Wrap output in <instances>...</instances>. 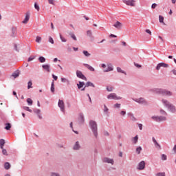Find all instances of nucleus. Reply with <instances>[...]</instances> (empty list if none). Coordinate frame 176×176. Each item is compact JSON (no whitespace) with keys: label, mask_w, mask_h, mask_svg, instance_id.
<instances>
[{"label":"nucleus","mask_w":176,"mask_h":176,"mask_svg":"<svg viewBox=\"0 0 176 176\" xmlns=\"http://www.w3.org/2000/svg\"><path fill=\"white\" fill-rule=\"evenodd\" d=\"M152 91L157 94H161L162 96H167V97H171L173 96V92L164 89L155 88L152 89Z\"/></svg>","instance_id":"1"},{"label":"nucleus","mask_w":176,"mask_h":176,"mask_svg":"<svg viewBox=\"0 0 176 176\" xmlns=\"http://www.w3.org/2000/svg\"><path fill=\"white\" fill-rule=\"evenodd\" d=\"M89 127L95 137V138H98V128L97 126V122L94 120L89 121Z\"/></svg>","instance_id":"2"},{"label":"nucleus","mask_w":176,"mask_h":176,"mask_svg":"<svg viewBox=\"0 0 176 176\" xmlns=\"http://www.w3.org/2000/svg\"><path fill=\"white\" fill-rule=\"evenodd\" d=\"M162 104H164V105L165 107H166V108H168V111H170V112H171V113H176L175 106L174 104L170 103V102H168V100H165V99H162Z\"/></svg>","instance_id":"3"},{"label":"nucleus","mask_w":176,"mask_h":176,"mask_svg":"<svg viewBox=\"0 0 176 176\" xmlns=\"http://www.w3.org/2000/svg\"><path fill=\"white\" fill-rule=\"evenodd\" d=\"M151 120H153V122L160 123L161 122H166L167 117L163 116H151Z\"/></svg>","instance_id":"4"},{"label":"nucleus","mask_w":176,"mask_h":176,"mask_svg":"<svg viewBox=\"0 0 176 176\" xmlns=\"http://www.w3.org/2000/svg\"><path fill=\"white\" fill-rule=\"evenodd\" d=\"M133 100L140 105H148V101L142 97L139 98H133Z\"/></svg>","instance_id":"5"},{"label":"nucleus","mask_w":176,"mask_h":176,"mask_svg":"<svg viewBox=\"0 0 176 176\" xmlns=\"http://www.w3.org/2000/svg\"><path fill=\"white\" fill-rule=\"evenodd\" d=\"M58 106L59 107L61 112L65 113V104L64 103V101L59 99L58 102Z\"/></svg>","instance_id":"6"},{"label":"nucleus","mask_w":176,"mask_h":176,"mask_svg":"<svg viewBox=\"0 0 176 176\" xmlns=\"http://www.w3.org/2000/svg\"><path fill=\"white\" fill-rule=\"evenodd\" d=\"M107 98L108 100H122V97L118 96L115 93L109 94Z\"/></svg>","instance_id":"7"},{"label":"nucleus","mask_w":176,"mask_h":176,"mask_svg":"<svg viewBox=\"0 0 176 176\" xmlns=\"http://www.w3.org/2000/svg\"><path fill=\"white\" fill-rule=\"evenodd\" d=\"M123 3L127 5V6H135V0H122Z\"/></svg>","instance_id":"8"},{"label":"nucleus","mask_w":176,"mask_h":176,"mask_svg":"<svg viewBox=\"0 0 176 176\" xmlns=\"http://www.w3.org/2000/svg\"><path fill=\"white\" fill-rule=\"evenodd\" d=\"M76 76H77V78H79L80 79H82V80H87V78H86V76H85V75H83L82 72H80L79 70L76 71Z\"/></svg>","instance_id":"9"},{"label":"nucleus","mask_w":176,"mask_h":176,"mask_svg":"<svg viewBox=\"0 0 176 176\" xmlns=\"http://www.w3.org/2000/svg\"><path fill=\"white\" fill-rule=\"evenodd\" d=\"M116 30H122L123 28V23H120L119 21H116V23L113 25Z\"/></svg>","instance_id":"10"},{"label":"nucleus","mask_w":176,"mask_h":176,"mask_svg":"<svg viewBox=\"0 0 176 176\" xmlns=\"http://www.w3.org/2000/svg\"><path fill=\"white\" fill-rule=\"evenodd\" d=\"M161 67H163L164 68H168L169 65H168V64H166L164 63H160L157 64V65L156 67L157 71H159Z\"/></svg>","instance_id":"11"},{"label":"nucleus","mask_w":176,"mask_h":176,"mask_svg":"<svg viewBox=\"0 0 176 176\" xmlns=\"http://www.w3.org/2000/svg\"><path fill=\"white\" fill-rule=\"evenodd\" d=\"M103 163H108L109 164H111L112 166H113V159H111V158H108V157H104L102 160Z\"/></svg>","instance_id":"12"},{"label":"nucleus","mask_w":176,"mask_h":176,"mask_svg":"<svg viewBox=\"0 0 176 176\" xmlns=\"http://www.w3.org/2000/svg\"><path fill=\"white\" fill-rule=\"evenodd\" d=\"M144 168H145V161H142L138 164L137 166V169L142 170H144Z\"/></svg>","instance_id":"13"},{"label":"nucleus","mask_w":176,"mask_h":176,"mask_svg":"<svg viewBox=\"0 0 176 176\" xmlns=\"http://www.w3.org/2000/svg\"><path fill=\"white\" fill-rule=\"evenodd\" d=\"M11 31V36H12V38L17 36V27H12Z\"/></svg>","instance_id":"14"},{"label":"nucleus","mask_w":176,"mask_h":176,"mask_svg":"<svg viewBox=\"0 0 176 176\" xmlns=\"http://www.w3.org/2000/svg\"><path fill=\"white\" fill-rule=\"evenodd\" d=\"M30 14L29 12L25 13V19L22 21L23 24H27L28 23V21H30Z\"/></svg>","instance_id":"15"},{"label":"nucleus","mask_w":176,"mask_h":176,"mask_svg":"<svg viewBox=\"0 0 176 176\" xmlns=\"http://www.w3.org/2000/svg\"><path fill=\"white\" fill-rule=\"evenodd\" d=\"M110 71H113V66L112 64H107V69H103V72H110Z\"/></svg>","instance_id":"16"},{"label":"nucleus","mask_w":176,"mask_h":176,"mask_svg":"<svg viewBox=\"0 0 176 176\" xmlns=\"http://www.w3.org/2000/svg\"><path fill=\"white\" fill-rule=\"evenodd\" d=\"M78 123L80 124H83V123H85V116H83V113L79 115Z\"/></svg>","instance_id":"17"},{"label":"nucleus","mask_w":176,"mask_h":176,"mask_svg":"<svg viewBox=\"0 0 176 176\" xmlns=\"http://www.w3.org/2000/svg\"><path fill=\"white\" fill-rule=\"evenodd\" d=\"M73 149L74 151H79V149H80V144L78 141L76 142L73 146Z\"/></svg>","instance_id":"18"},{"label":"nucleus","mask_w":176,"mask_h":176,"mask_svg":"<svg viewBox=\"0 0 176 176\" xmlns=\"http://www.w3.org/2000/svg\"><path fill=\"white\" fill-rule=\"evenodd\" d=\"M83 65H85V67L87 68V69H89V71H91V72H94V71H96V69H94V67L89 64L84 63Z\"/></svg>","instance_id":"19"},{"label":"nucleus","mask_w":176,"mask_h":176,"mask_svg":"<svg viewBox=\"0 0 176 176\" xmlns=\"http://www.w3.org/2000/svg\"><path fill=\"white\" fill-rule=\"evenodd\" d=\"M50 90H51V93H52V94H54L56 91V88L54 86V80L52 82Z\"/></svg>","instance_id":"20"},{"label":"nucleus","mask_w":176,"mask_h":176,"mask_svg":"<svg viewBox=\"0 0 176 176\" xmlns=\"http://www.w3.org/2000/svg\"><path fill=\"white\" fill-rule=\"evenodd\" d=\"M12 76L16 79V78H19L20 76V72L19 70L15 71L12 73Z\"/></svg>","instance_id":"21"},{"label":"nucleus","mask_w":176,"mask_h":176,"mask_svg":"<svg viewBox=\"0 0 176 176\" xmlns=\"http://www.w3.org/2000/svg\"><path fill=\"white\" fill-rule=\"evenodd\" d=\"M42 68L47 71V72H50V65H43Z\"/></svg>","instance_id":"22"},{"label":"nucleus","mask_w":176,"mask_h":176,"mask_svg":"<svg viewBox=\"0 0 176 176\" xmlns=\"http://www.w3.org/2000/svg\"><path fill=\"white\" fill-rule=\"evenodd\" d=\"M69 35L74 41H78V38H76V36H75V34L74 32H69Z\"/></svg>","instance_id":"23"},{"label":"nucleus","mask_w":176,"mask_h":176,"mask_svg":"<svg viewBox=\"0 0 176 176\" xmlns=\"http://www.w3.org/2000/svg\"><path fill=\"white\" fill-rule=\"evenodd\" d=\"M85 86V82L80 81L78 84H77L78 89H80Z\"/></svg>","instance_id":"24"},{"label":"nucleus","mask_w":176,"mask_h":176,"mask_svg":"<svg viewBox=\"0 0 176 176\" xmlns=\"http://www.w3.org/2000/svg\"><path fill=\"white\" fill-rule=\"evenodd\" d=\"M89 86H91V87H96V86L94 85V84H93L91 82L88 81L86 84H85V87H89Z\"/></svg>","instance_id":"25"},{"label":"nucleus","mask_w":176,"mask_h":176,"mask_svg":"<svg viewBox=\"0 0 176 176\" xmlns=\"http://www.w3.org/2000/svg\"><path fill=\"white\" fill-rule=\"evenodd\" d=\"M132 142L133 144H137V142H138V135H136V136L132 138Z\"/></svg>","instance_id":"26"},{"label":"nucleus","mask_w":176,"mask_h":176,"mask_svg":"<svg viewBox=\"0 0 176 176\" xmlns=\"http://www.w3.org/2000/svg\"><path fill=\"white\" fill-rule=\"evenodd\" d=\"M3 145H5V140L1 139L0 140V148L3 149Z\"/></svg>","instance_id":"27"},{"label":"nucleus","mask_w":176,"mask_h":176,"mask_svg":"<svg viewBox=\"0 0 176 176\" xmlns=\"http://www.w3.org/2000/svg\"><path fill=\"white\" fill-rule=\"evenodd\" d=\"M4 168L6 170H9L10 168V164L9 162H6L4 164Z\"/></svg>","instance_id":"28"},{"label":"nucleus","mask_w":176,"mask_h":176,"mask_svg":"<svg viewBox=\"0 0 176 176\" xmlns=\"http://www.w3.org/2000/svg\"><path fill=\"white\" fill-rule=\"evenodd\" d=\"M82 54H84V56H85V57H90V56H91V54L86 50L82 51Z\"/></svg>","instance_id":"29"},{"label":"nucleus","mask_w":176,"mask_h":176,"mask_svg":"<svg viewBox=\"0 0 176 176\" xmlns=\"http://www.w3.org/2000/svg\"><path fill=\"white\" fill-rule=\"evenodd\" d=\"M117 72L120 74H124V75H126V72L123 71L120 67H117Z\"/></svg>","instance_id":"30"},{"label":"nucleus","mask_w":176,"mask_h":176,"mask_svg":"<svg viewBox=\"0 0 176 176\" xmlns=\"http://www.w3.org/2000/svg\"><path fill=\"white\" fill-rule=\"evenodd\" d=\"M87 35L89 38H93V32H91V30H87Z\"/></svg>","instance_id":"31"},{"label":"nucleus","mask_w":176,"mask_h":176,"mask_svg":"<svg viewBox=\"0 0 176 176\" xmlns=\"http://www.w3.org/2000/svg\"><path fill=\"white\" fill-rule=\"evenodd\" d=\"M36 42L37 43H41V42H42V37L39 36H37L36 37Z\"/></svg>","instance_id":"32"},{"label":"nucleus","mask_w":176,"mask_h":176,"mask_svg":"<svg viewBox=\"0 0 176 176\" xmlns=\"http://www.w3.org/2000/svg\"><path fill=\"white\" fill-rule=\"evenodd\" d=\"M38 61H40V63H45L46 58H45L43 56H40L38 58Z\"/></svg>","instance_id":"33"},{"label":"nucleus","mask_w":176,"mask_h":176,"mask_svg":"<svg viewBox=\"0 0 176 176\" xmlns=\"http://www.w3.org/2000/svg\"><path fill=\"white\" fill-rule=\"evenodd\" d=\"M61 82L63 83H69V80L65 78H61Z\"/></svg>","instance_id":"34"},{"label":"nucleus","mask_w":176,"mask_h":176,"mask_svg":"<svg viewBox=\"0 0 176 176\" xmlns=\"http://www.w3.org/2000/svg\"><path fill=\"white\" fill-rule=\"evenodd\" d=\"M33 112L36 113V115H41V109H34Z\"/></svg>","instance_id":"35"},{"label":"nucleus","mask_w":176,"mask_h":176,"mask_svg":"<svg viewBox=\"0 0 176 176\" xmlns=\"http://www.w3.org/2000/svg\"><path fill=\"white\" fill-rule=\"evenodd\" d=\"M36 58V56H30L28 59V61L30 63V61H32L33 60H35V58Z\"/></svg>","instance_id":"36"},{"label":"nucleus","mask_w":176,"mask_h":176,"mask_svg":"<svg viewBox=\"0 0 176 176\" xmlns=\"http://www.w3.org/2000/svg\"><path fill=\"white\" fill-rule=\"evenodd\" d=\"M142 151V148L141 146H139L136 148V153L138 155H140L141 153V151Z\"/></svg>","instance_id":"37"},{"label":"nucleus","mask_w":176,"mask_h":176,"mask_svg":"<svg viewBox=\"0 0 176 176\" xmlns=\"http://www.w3.org/2000/svg\"><path fill=\"white\" fill-rule=\"evenodd\" d=\"M48 42H50V43H51L52 45H54V40H53V38L52 36H49Z\"/></svg>","instance_id":"38"},{"label":"nucleus","mask_w":176,"mask_h":176,"mask_svg":"<svg viewBox=\"0 0 176 176\" xmlns=\"http://www.w3.org/2000/svg\"><path fill=\"white\" fill-rule=\"evenodd\" d=\"M11 127H12V125L10 124V123L6 124V127H5L6 130H10Z\"/></svg>","instance_id":"39"},{"label":"nucleus","mask_w":176,"mask_h":176,"mask_svg":"<svg viewBox=\"0 0 176 176\" xmlns=\"http://www.w3.org/2000/svg\"><path fill=\"white\" fill-rule=\"evenodd\" d=\"M155 148H157V149H158L159 151H160V149H162V146H160V144L159 143H155L154 144Z\"/></svg>","instance_id":"40"},{"label":"nucleus","mask_w":176,"mask_h":176,"mask_svg":"<svg viewBox=\"0 0 176 176\" xmlns=\"http://www.w3.org/2000/svg\"><path fill=\"white\" fill-rule=\"evenodd\" d=\"M28 89H32V81L30 80L28 82Z\"/></svg>","instance_id":"41"},{"label":"nucleus","mask_w":176,"mask_h":176,"mask_svg":"<svg viewBox=\"0 0 176 176\" xmlns=\"http://www.w3.org/2000/svg\"><path fill=\"white\" fill-rule=\"evenodd\" d=\"M159 21H160V23H164V17H163V16L160 15L159 16Z\"/></svg>","instance_id":"42"},{"label":"nucleus","mask_w":176,"mask_h":176,"mask_svg":"<svg viewBox=\"0 0 176 176\" xmlns=\"http://www.w3.org/2000/svg\"><path fill=\"white\" fill-rule=\"evenodd\" d=\"M27 102H28V105L31 106V105H32L33 101L31 98H28Z\"/></svg>","instance_id":"43"},{"label":"nucleus","mask_w":176,"mask_h":176,"mask_svg":"<svg viewBox=\"0 0 176 176\" xmlns=\"http://www.w3.org/2000/svg\"><path fill=\"white\" fill-rule=\"evenodd\" d=\"M22 108H23V109H24L25 111H28V112H30V113L32 112V110L30 109V107H28L24 106V107H23Z\"/></svg>","instance_id":"44"},{"label":"nucleus","mask_w":176,"mask_h":176,"mask_svg":"<svg viewBox=\"0 0 176 176\" xmlns=\"http://www.w3.org/2000/svg\"><path fill=\"white\" fill-rule=\"evenodd\" d=\"M155 176H166V173L162 172V173H157V174H155Z\"/></svg>","instance_id":"45"},{"label":"nucleus","mask_w":176,"mask_h":176,"mask_svg":"<svg viewBox=\"0 0 176 176\" xmlns=\"http://www.w3.org/2000/svg\"><path fill=\"white\" fill-rule=\"evenodd\" d=\"M60 38L62 42H67V39L65 38H64V36H63V35H61V34H60Z\"/></svg>","instance_id":"46"},{"label":"nucleus","mask_w":176,"mask_h":176,"mask_svg":"<svg viewBox=\"0 0 176 176\" xmlns=\"http://www.w3.org/2000/svg\"><path fill=\"white\" fill-rule=\"evenodd\" d=\"M161 115H165L166 116H167V112H166V111L163 110V109H160V111Z\"/></svg>","instance_id":"47"},{"label":"nucleus","mask_w":176,"mask_h":176,"mask_svg":"<svg viewBox=\"0 0 176 176\" xmlns=\"http://www.w3.org/2000/svg\"><path fill=\"white\" fill-rule=\"evenodd\" d=\"M34 8H35L36 10H37L38 12H39L40 8H39V6L38 5V3H34Z\"/></svg>","instance_id":"48"},{"label":"nucleus","mask_w":176,"mask_h":176,"mask_svg":"<svg viewBox=\"0 0 176 176\" xmlns=\"http://www.w3.org/2000/svg\"><path fill=\"white\" fill-rule=\"evenodd\" d=\"M1 149H2L3 155H5L6 156H8V151H6V149L3 148V147Z\"/></svg>","instance_id":"49"},{"label":"nucleus","mask_w":176,"mask_h":176,"mask_svg":"<svg viewBox=\"0 0 176 176\" xmlns=\"http://www.w3.org/2000/svg\"><path fill=\"white\" fill-rule=\"evenodd\" d=\"M50 176H60V173L52 172L50 173Z\"/></svg>","instance_id":"50"},{"label":"nucleus","mask_w":176,"mask_h":176,"mask_svg":"<svg viewBox=\"0 0 176 176\" xmlns=\"http://www.w3.org/2000/svg\"><path fill=\"white\" fill-rule=\"evenodd\" d=\"M162 160H167V155H166L165 154H162Z\"/></svg>","instance_id":"51"},{"label":"nucleus","mask_w":176,"mask_h":176,"mask_svg":"<svg viewBox=\"0 0 176 176\" xmlns=\"http://www.w3.org/2000/svg\"><path fill=\"white\" fill-rule=\"evenodd\" d=\"M107 91H113V87H107Z\"/></svg>","instance_id":"52"},{"label":"nucleus","mask_w":176,"mask_h":176,"mask_svg":"<svg viewBox=\"0 0 176 176\" xmlns=\"http://www.w3.org/2000/svg\"><path fill=\"white\" fill-rule=\"evenodd\" d=\"M104 112L107 113L108 112V111H109V109H108V107H107V105L104 104Z\"/></svg>","instance_id":"53"},{"label":"nucleus","mask_w":176,"mask_h":176,"mask_svg":"<svg viewBox=\"0 0 176 176\" xmlns=\"http://www.w3.org/2000/svg\"><path fill=\"white\" fill-rule=\"evenodd\" d=\"M120 115H121V116H125L126 111H121Z\"/></svg>","instance_id":"54"},{"label":"nucleus","mask_w":176,"mask_h":176,"mask_svg":"<svg viewBox=\"0 0 176 176\" xmlns=\"http://www.w3.org/2000/svg\"><path fill=\"white\" fill-rule=\"evenodd\" d=\"M121 104L120 103H116L114 104V108H120Z\"/></svg>","instance_id":"55"},{"label":"nucleus","mask_w":176,"mask_h":176,"mask_svg":"<svg viewBox=\"0 0 176 176\" xmlns=\"http://www.w3.org/2000/svg\"><path fill=\"white\" fill-rule=\"evenodd\" d=\"M156 6H157V4H156L155 3H153L151 5V9H156Z\"/></svg>","instance_id":"56"},{"label":"nucleus","mask_w":176,"mask_h":176,"mask_svg":"<svg viewBox=\"0 0 176 176\" xmlns=\"http://www.w3.org/2000/svg\"><path fill=\"white\" fill-rule=\"evenodd\" d=\"M50 5H54V0H47Z\"/></svg>","instance_id":"57"},{"label":"nucleus","mask_w":176,"mask_h":176,"mask_svg":"<svg viewBox=\"0 0 176 176\" xmlns=\"http://www.w3.org/2000/svg\"><path fill=\"white\" fill-rule=\"evenodd\" d=\"M134 65L135 67H137V68H141V65L138 64V63H134Z\"/></svg>","instance_id":"58"},{"label":"nucleus","mask_w":176,"mask_h":176,"mask_svg":"<svg viewBox=\"0 0 176 176\" xmlns=\"http://www.w3.org/2000/svg\"><path fill=\"white\" fill-rule=\"evenodd\" d=\"M67 52L69 53L71 52H72V47H71V46H68L67 47Z\"/></svg>","instance_id":"59"},{"label":"nucleus","mask_w":176,"mask_h":176,"mask_svg":"<svg viewBox=\"0 0 176 176\" xmlns=\"http://www.w3.org/2000/svg\"><path fill=\"white\" fill-rule=\"evenodd\" d=\"M146 32L147 34H149V35H152V32H151V30H150L149 29H146Z\"/></svg>","instance_id":"60"},{"label":"nucleus","mask_w":176,"mask_h":176,"mask_svg":"<svg viewBox=\"0 0 176 176\" xmlns=\"http://www.w3.org/2000/svg\"><path fill=\"white\" fill-rule=\"evenodd\" d=\"M52 78H53V79H54L55 80H57V79H58V77H57V76H55L54 74L52 75Z\"/></svg>","instance_id":"61"},{"label":"nucleus","mask_w":176,"mask_h":176,"mask_svg":"<svg viewBox=\"0 0 176 176\" xmlns=\"http://www.w3.org/2000/svg\"><path fill=\"white\" fill-rule=\"evenodd\" d=\"M138 127L140 130H142V124H138Z\"/></svg>","instance_id":"62"},{"label":"nucleus","mask_w":176,"mask_h":176,"mask_svg":"<svg viewBox=\"0 0 176 176\" xmlns=\"http://www.w3.org/2000/svg\"><path fill=\"white\" fill-rule=\"evenodd\" d=\"M171 72L173 73V75H176V69H174L171 71Z\"/></svg>","instance_id":"63"},{"label":"nucleus","mask_w":176,"mask_h":176,"mask_svg":"<svg viewBox=\"0 0 176 176\" xmlns=\"http://www.w3.org/2000/svg\"><path fill=\"white\" fill-rule=\"evenodd\" d=\"M173 151H174L175 153H176V144L174 146Z\"/></svg>","instance_id":"64"}]
</instances>
